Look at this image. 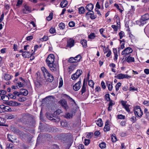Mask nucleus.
Wrapping results in <instances>:
<instances>
[{"mask_svg":"<svg viewBox=\"0 0 149 149\" xmlns=\"http://www.w3.org/2000/svg\"><path fill=\"white\" fill-rule=\"evenodd\" d=\"M95 91L99 92L101 91V88L100 86H97L95 87Z\"/></svg>","mask_w":149,"mask_h":149,"instance_id":"0e129e2a","label":"nucleus"},{"mask_svg":"<svg viewBox=\"0 0 149 149\" xmlns=\"http://www.w3.org/2000/svg\"><path fill=\"white\" fill-rule=\"evenodd\" d=\"M138 90L137 88H135L134 87L132 86V84H131L129 88V90L130 91H137Z\"/></svg>","mask_w":149,"mask_h":149,"instance_id":"a19ab883","label":"nucleus"},{"mask_svg":"<svg viewBox=\"0 0 149 149\" xmlns=\"http://www.w3.org/2000/svg\"><path fill=\"white\" fill-rule=\"evenodd\" d=\"M149 19V14L146 13L143 15L140 19V21L138 22V24L139 26H143L146 23V21Z\"/></svg>","mask_w":149,"mask_h":149,"instance_id":"f257e3e1","label":"nucleus"},{"mask_svg":"<svg viewBox=\"0 0 149 149\" xmlns=\"http://www.w3.org/2000/svg\"><path fill=\"white\" fill-rule=\"evenodd\" d=\"M11 138L13 139V138L12 137V136L10 134H8V141L11 142L12 143H13V141L11 140Z\"/></svg>","mask_w":149,"mask_h":149,"instance_id":"680f3d73","label":"nucleus"},{"mask_svg":"<svg viewBox=\"0 0 149 149\" xmlns=\"http://www.w3.org/2000/svg\"><path fill=\"white\" fill-rule=\"evenodd\" d=\"M104 130L105 132H107L110 130V127L109 126V124L107 121L105 123V126L104 128Z\"/></svg>","mask_w":149,"mask_h":149,"instance_id":"6ab92c4d","label":"nucleus"},{"mask_svg":"<svg viewBox=\"0 0 149 149\" xmlns=\"http://www.w3.org/2000/svg\"><path fill=\"white\" fill-rule=\"evenodd\" d=\"M67 1L66 0H64L61 3L60 5L61 8H63L65 7L67 5Z\"/></svg>","mask_w":149,"mask_h":149,"instance_id":"5701e85b","label":"nucleus"},{"mask_svg":"<svg viewBox=\"0 0 149 149\" xmlns=\"http://www.w3.org/2000/svg\"><path fill=\"white\" fill-rule=\"evenodd\" d=\"M125 60L128 63H130L134 62L135 60L134 57L131 56L130 55L126 57Z\"/></svg>","mask_w":149,"mask_h":149,"instance_id":"9b49d317","label":"nucleus"},{"mask_svg":"<svg viewBox=\"0 0 149 149\" xmlns=\"http://www.w3.org/2000/svg\"><path fill=\"white\" fill-rule=\"evenodd\" d=\"M82 70H78L75 74L72 75V79L74 80H76L82 74Z\"/></svg>","mask_w":149,"mask_h":149,"instance_id":"39448f33","label":"nucleus"},{"mask_svg":"<svg viewBox=\"0 0 149 149\" xmlns=\"http://www.w3.org/2000/svg\"><path fill=\"white\" fill-rule=\"evenodd\" d=\"M122 38H120V39L119 40L120 42V47L121 49H123L125 47V40L124 39H122Z\"/></svg>","mask_w":149,"mask_h":149,"instance_id":"a878e982","label":"nucleus"},{"mask_svg":"<svg viewBox=\"0 0 149 149\" xmlns=\"http://www.w3.org/2000/svg\"><path fill=\"white\" fill-rule=\"evenodd\" d=\"M0 100L3 101H8L9 100V97L7 95H3L0 97Z\"/></svg>","mask_w":149,"mask_h":149,"instance_id":"aec40b11","label":"nucleus"},{"mask_svg":"<svg viewBox=\"0 0 149 149\" xmlns=\"http://www.w3.org/2000/svg\"><path fill=\"white\" fill-rule=\"evenodd\" d=\"M49 31L50 33L52 34H54L56 32V30L55 29L53 28H50Z\"/></svg>","mask_w":149,"mask_h":149,"instance_id":"8fccbe9b","label":"nucleus"},{"mask_svg":"<svg viewBox=\"0 0 149 149\" xmlns=\"http://www.w3.org/2000/svg\"><path fill=\"white\" fill-rule=\"evenodd\" d=\"M136 116H133L131 118H130V120L133 123H135L136 121Z\"/></svg>","mask_w":149,"mask_h":149,"instance_id":"e433bc0d","label":"nucleus"},{"mask_svg":"<svg viewBox=\"0 0 149 149\" xmlns=\"http://www.w3.org/2000/svg\"><path fill=\"white\" fill-rule=\"evenodd\" d=\"M93 8V4L92 3H90L88 4L86 7V10L89 12L91 11Z\"/></svg>","mask_w":149,"mask_h":149,"instance_id":"dca6fc26","label":"nucleus"},{"mask_svg":"<svg viewBox=\"0 0 149 149\" xmlns=\"http://www.w3.org/2000/svg\"><path fill=\"white\" fill-rule=\"evenodd\" d=\"M81 81H79L73 86V88L75 91H78L80 88Z\"/></svg>","mask_w":149,"mask_h":149,"instance_id":"f8f14e48","label":"nucleus"},{"mask_svg":"<svg viewBox=\"0 0 149 149\" xmlns=\"http://www.w3.org/2000/svg\"><path fill=\"white\" fill-rule=\"evenodd\" d=\"M29 53V52H23L22 55L24 58H28L29 56L28 55Z\"/></svg>","mask_w":149,"mask_h":149,"instance_id":"4c0bfd02","label":"nucleus"},{"mask_svg":"<svg viewBox=\"0 0 149 149\" xmlns=\"http://www.w3.org/2000/svg\"><path fill=\"white\" fill-rule=\"evenodd\" d=\"M111 27L113 29L114 31H116L118 30L117 27L116 26L114 25H112L111 26Z\"/></svg>","mask_w":149,"mask_h":149,"instance_id":"69168bd1","label":"nucleus"},{"mask_svg":"<svg viewBox=\"0 0 149 149\" xmlns=\"http://www.w3.org/2000/svg\"><path fill=\"white\" fill-rule=\"evenodd\" d=\"M13 93L15 96H16V95L19 96V95H20V92L19 93L17 91H15Z\"/></svg>","mask_w":149,"mask_h":149,"instance_id":"338daca9","label":"nucleus"},{"mask_svg":"<svg viewBox=\"0 0 149 149\" xmlns=\"http://www.w3.org/2000/svg\"><path fill=\"white\" fill-rule=\"evenodd\" d=\"M111 140L113 142H115L117 140L116 137L115 136V134L112 135L111 136Z\"/></svg>","mask_w":149,"mask_h":149,"instance_id":"37998d69","label":"nucleus"},{"mask_svg":"<svg viewBox=\"0 0 149 149\" xmlns=\"http://www.w3.org/2000/svg\"><path fill=\"white\" fill-rule=\"evenodd\" d=\"M61 125L63 127H65L66 126L67 124V123L65 121V122H61Z\"/></svg>","mask_w":149,"mask_h":149,"instance_id":"13d9d810","label":"nucleus"},{"mask_svg":"<svg viewBox=\"0 0 149 149\" xmlns=\"http://www.w3.org/2000/svg\"><path fill=\"white\" fill-rule=\"evenodd\" d=\"M118 118L119 119H124L125 116L122 115H119L118 116Z\"/></svg>","mask_w":149,"mask_h":149,"instance_id":"052dcab7","label":"nucleus"},{"mask_svg":"<svg viewBox=\"0 0 149 149\" xmlns=\"http://www.w3.org/2000/svg\"><path fill=\"white\" fill-rule=\"evenodd\" d=\"M7 104L10 106H15L20 105V104L16 101H10L7 102Z\"/></svg>","mask_w":149,"mask_h":149,"instance_id":"ddd939ff","label":"nucleus"},{"mask_svg":"<svg viewBox=\"0 0 149 149\" xmlns=\"http://www.w3.org/2000/svg\"><path fill=\"white\" fill-rule=\"evenodd\" d=\"M67 43V46L70 47H71L73 46L74 45V40L70 38L68 40Z\"/></svg>","mask_w":149,"mask_h":149,"instance_id":"4468645a","label":"nucleus"},{"mask_svg":"<svg viewBox=\"0 0 149 149\" xmlns=\"http://www.w3.org/2000/svg\"><path fill=\"white\" fill-rule=\"evenodd\" d=\"M31 12V8L28 6L26 5L24 6V8L22 10V12L23 13L28 14Z\"/></svg>","mask_w":149,"mask_h":149,"instance_id":"9d476101","label":"nucleus"},{"mask_svg":"<svg viewBox=\"0 0 149 149\" xmlns=\"http://www.w3.org/2000/svg\"><path fill=\"white\" fill-rule=\"evenodd\" d=\"M119 35L120 37H123L124 36L125 34L124 33L123 31H121L119 33Z\"/></svg>","mask_w":149,"mask_h":149,"instance_id":"4d7b16f0","label":"nucleus"},{"mask_svg":"<svg viewBox=\"0 0 149 149\" xmlns=\"http://www.w3.org/2000/svg\"><path fill=\"white\" fill-rule=\"evenodd\" d=\"M129 106L130 105H128V104H127L123 107L128 112H129L130 111V110L129 108Z\"/></svg>","mask_w":149,"mask_h":149,"instance_id":"603ef678","label":"nucleus"},{"mask_svg":"<svg viewBox=\"0 0 149 149\" xmlns=\"http://www.w3.org/2000/svg\"><path fill=\"white\" fill-rule=\"evenodd\" d=\"M28 93L27 90L25 89H22L20 90V95H22L24 96H26Z\"/></svg>","mask_w":149,"mask_h":149,"instance_id":"2eb2a0df","label":"nucleus"},{"mask_svg":"<svg viewBox=\"0 0 149 149\" xmlns=\"http://www.w3.org/2000/svg\"><path fill=\"white\" fill-rule=\"evenodd\" d=\"M143 104L146 106H149V100H145L143 102Z\"/></svg>","mask_w":149,"mask_h":149,"instance_id":"e2e57ef3","label":"nucleus"},{"mask_svg":"<svg viewBox=\"0 0 149 149\" xmlns=\"http://www.w3.org/2000/svg\"><path fill=\"white\" fill-rule=\"evenodd\" d=\"M10 129L12 132L15 134H17L19 132V130L12 126L10 127Z\"/></svg>","mask_w":149,"mask_h":149,"instance_id":"f3484780","label":"nucleus"},{"mask_svg":"<svg viewBox=\"0 0 149 149\" xmlns=\"http://www.w3.org/2000/svg\"><path fill=\"white\" fill-rule=\"evenodd\" d=\"M48 74V75L44 76L46 80L49 82H52L54 79V77L49 73Z\"/></svg>","mask_w":149,"mask_h":149,"instance_id":"1a4fd4ad","label":"nucleus"},{"mask_svg":"<svg viewBox=\"0 0 149 149\" xmlns=\"http://www.w3.org/2000/svg\"><path fill=\"white\" fill-rule=\"evenodd\" d=\"M63 96L68 99L70 101H71L72 102H75L74 100L72 98H71L68 95L66 94H63Z\"/></svg>","mask_w":149,"mask_h":149,"instance_id":"a211bd4d","label":"nucleus"},{"mask_svg":"<svg viewBox=\"0 0 149 149\" xmlns=\"http://www.w3.org/2000/svg\"><path fill=\"white\" fill-rule=\"evenodd\" d=\"M53 13L52 12L50 13L49 15L46 17V19L48 21L51 20L53 18Z\"/></svg>","mask_w":149,"mask_h":149,"instance_id":"2f4dec72","label":"nucleus"},{"mask_svg":"<svg viewBox=\"0 0 149 149\" xmlns=\"http://www.w3.org/2000/svg\"><path fill=\"white\" fill-rule=\"evenodd\" d=\"M17 86L19 87V88L22 87L23 86V84L20 82H18L17 84Z\"/></svg>","mask_w":149,"mask_h":149,"instance_id":"5fc2aeb1","label":"nucleus"},{"mask_svg":"<svg viewBox=\"0 0 149 149\" xmlns=\"http://www.w3.org/2000/svg\"><path fill=\"white\" fill-rule=\"evenodd\" d=\"M58 26L60 29H63L65 27V25L64 23L61 22L59 24Z\"/></svg>","mask_w":149,"mask_h":149,"instance_id":"ea45409f","label":"nucleus"},{"mask_svg":"<svg viewBox=\"0 0 149 149\" xmlns=\"http://www.w3.org/2000/svg\"><path fill=\"white\" fill-rule=\"evenodd\" d=\"M8 96L10 97V98L13 99H15L16 98V96L13 95V94L10 93L8 94Z\"/></svg>","mask_w":149,"mask_h":149,"instance_id":"6e6d98bb","label":"nucleus"},{"mask_svg":"<svg viewBox=\"0 0 149 149\" xmlns=\"http://www.w3.org/2000/svg\"><path fill=\"white\" fill-rule=\"evenodd\" d=\"M105 97L106 100L107 101H109L111 100L110 99L109 94H106L105 95Z\"/></svg>","mask_w":149,"mask_h":149,"instance_id":"3c124183","label":"nucleus"},{"mask_svg":"<svg viewBox=\"0 0 149 149\" xmlns=\"http://www.w3.org/2000/svg\"><path fill=\"white\" fill-rule=\"evenodd\" d=\"M59 103L61 104L62 106L65 110H67L68 108L67 101L65 99L61 100L59 101Z\"/></svg>","mask_w":149,"mask_h":149,"instance_id":"6e6552de","label":"nucleus"},{"mask_svg":"<svg viewBox=\"0 0 149 149\" xmlns=\"http://www.w3.org/2000/svg\"><path fill=\"white\" fill-rule=\"evenodd\" d=\"M134 113L135 116L138 118H141L143 115V112L140 106H136L134 108Z\"/></svg>","mask_w":149,"mask_h":149,"instance_id":"f03ea898","label":"nucleus"},{"mask_svg":"<svg viewBox=\"0 0 149 149\" xmlns=\"http://www.w3.org/2000/svg\"><path fill=\"white\" fill-rule=\"evenodd\" d=\"M13 77L8 74H6L4 76V79L5 80L8 81L10 79Z\"/></svg>","mask_w":149,"mask_h":149,"instance_id":"cd10ccee","label":"nucleus"},{"mask_svg":"<svg viewBox=\"0 0 149 149\" xmlns=\"http://www.w3.org/2000/svg\"><path fill=\"white\" fill-rule=\"evenodd\" d=\"M82 57L81 55L80 54H78L74 57L75 60L76 61V63L79 62L80 61L81 59V58Z\"/></svg>","mask_w":149,"mask_h":149,"instance_id":"c85d7f7f","label":"nucleus"},{"mask_svg":"<svg viewBox=\"0 0 149 149\" xmlns=\"http://www.w3.org/2000/svg\"><path fill=\"white\" fill-rule=\"evenodd\" d=\"M42 71L44 73V76L46 75H48V74L49 73L47 70L44 67H42L41 68Z\"/></svg>","mask_w":149,"mask_h":149,"instance_id":"393cba45","label":"nucleus"},{"mask_svg":"<svg viewBox=\"0 0 149 149\" xmlns=\"http://www.w3.org/2000/svg\"><path fill=\"white\" fill-rule=\"evenodd\" d=\"M90 140L89 139H85L84 143L85 145L87 146L90 143Z\"/></svg>","mask_w":149,"mask_h":149,"instance_id":"de8ad7c7","label":"nucleus"},{"mask_svg":"<svg viewBox=\"0 0 149 149\" xmlns=\"http://www.w3.org/2000/svg\"><path fill=\"white\" fill-rule=\"evenodd\" d=\"M59 80L60 82L59 83V85L58 87L59 88H60L62 86L63 83L62 79V78H60Z\"/></svg>","mask_w":149,"mask_h":149,"instance_id":"09e8293b","label":"nucleus"},{"mask_svg":"<svg viewBox=\"0 0 149 149\" xmlns=\"http://www.w3.org/2000/svg\"><path fill=\"white\" fill-rule=\"evenodd\" d=\"M47 117L49 120H52L54 117V116L52 115H50L49 113H47Z\"/></svg>","mask_w":149,"mask_h":149,"instance_id":"c03bdc74","label":"nucleus"},{"mask_svg":"<svg viewBox=\"0 0 149 149\" xmlns=\"http://www.w3.org/2000/svg\"><path fill=\"white\" fill-rule=\"evenodd\" d=\"M85 10L83 7H79L78 8V11L80 14H83L85 12Z\"/></svg>","mask_w":149,"mask_h":149,"instance_id":"c756f323","label":"nucleus"},{"mask_svg":"<svg viewBox=\"0 0 149 149\" xmlns=\"http://www.w3.org/2000/svg\"><path fill=\"white\" fill-rule=\"evenodd\" d=\"M70 63H76V61L74 58L73 57H71L70 58L68 61Z\"/></svg>","mask_w":149,"mask_h":149,"instance_id":"c9c22d12","label":"nucleus"},{"mask_svg":"<svg viewBox=\"0 0 149 149\" xmlns=\"http://www.w3.org/2000/svg\"><path fill=\"white\" fill-rule=\"evenodd\" d=\"M48 65L52 72H54L58 70L59 66L58 64L53 63Z\"/></svg>","mask_w":149,"mask_h":149,"instance_id":"20e7f679","label":"nucleus"},{"mask_svg":"<svg viewBox=\"0 0 149 149\" xmlns=\"http://www.w3.org/2000/svg\"><path fill=\"white\" fill-rule=\"evenodd\" d=\"M15 117L14 116L12 115H7L6 116V118L7 119H12L14 118Z\"/></svg>","mask_w":149,"mask_h":149,"instance_id":"a18cd8bd","label":"nucleus"},{"mask_svg":"<svg viewBox=\"0 0 149 149\" xmlns=\"http://www.w3.org/2000/svg\"><path fill=\"white\" fill-rule=\"evenodd\" d=\"M99 146L101 148H104L106 147V144L105 142H102L99 144Z\"/></svg>","mask_w":149,"mask_h":149,"instance_id":"72a5a7b5","label":"nucleus"},{"mask_svg":"<svg viewBox=\"0 0 149 149\" xmlns=\"http://www.w3.org/2000/svg\"><path fill=\"white\" fill-rule=\"evenodd\" d=\"M115 77L118 79H120L125 78H127V79H130L131 77L127 74H123L122 73H120L117 76H115Z\"/></svg>","mask_w":149,"mask_h":149,"instance_id":"0eeeda50","label":"nucleus"},{"mask_svg":"<svg viewBox=\"0 0 149 149\" xmlns=\"http://www.w3.org/2000/svg\"><path fill=\"white\" fill-rule=\"evenodd\" d=\"M94 82L93 81L91 80H90L88 81V85H89L92 88H93L94 87Z\"/></svg>","mask_w":149,"mask_h":149,"instance_id":"58836bf2","label":"nucleus"},{"mask_svg":"<svg viewBox=\"0 0 149 149\" xmlns=\"http://www.w3.org/2000/svg\"><path fill=\"white\" fill-rule=\"evenodd\" d=\"M86 84H85V82H84L81 90V93L82 95L86 92Z\"/></svg>","mask_w":149,"mask_h":149,"instance_id":"b1692460","label":"nucleus"},{"mask_svg":"<svg viewBox=\"0 0 149 149\" xmlns=\"http://www.w3.org/2000/svg\"><path fill=\"white\" fill-rule=\"evenodd\" d=\"M107 84L109 90V91H111L113 88V86L112 85V82L108 81L107 82Z\"/></svg>","mask_w":149,"mask_h":149,"instance_id":"4be33fe9","label":"nucleus"},{"mask_svg":"<svg viewBox=\"0 0 149 149\" xmlns=\"http://www.w3.org/2000/svg\"><path fill=\"white\" fill-rule=\"evenodd\" d=\"M75 23L73 21H71L69 23L68 25L70 27H72L75 26Z\"/></svg>","mask_w":149,"mask_h":149,"instance_id":"49530a36","label":"nucleus"},{"mask_svg":"<svg viewBox=\"0 0 149 149\" xmlns=\"http://www.w3.org/2000/svg\"><path fill=\"white\" fill-rule=\"evenodd\" d=\"M96 124L99 126L101 127L103 125V123L101 119L99 118L96 121Z\"/></svg>","mask_w":149,"mask_h":149,"instance_id":"bb28decb","label":"nucleus"},{"mask_svg":"<svg viewBox=\"0 0 149 149\" xmlns=\"http://www.w3.org/2000/svg\"><path fill=\"white\" fill-rule=\"evenodd\" d=\"M54 56L52 54L49 55L46 60V62L48 65L54 63Z\"/></svg>","mask_w":149,"mask_h":149,"instance_id":"7ed1b4c3","label":"nucleus"},{"mask_svg":"<svg viewBox=\"0 0 149 149\" xmlns=\"http://www.w3.org/2000/svg\"><path fill=\"white\" fill-rule=\"evenodd\" d=\"M133 52V50L132 48L130 47H127L122 52V54L123 55H130V54Z\"/></svg>","mask_w":149,"mask_h":149,"instance_id":"423d86ee","label":"nucleus"},{"mask_svg":"<svg viewBox=\"0 0 149 149\" xmlns=\"http://www.w3.org/2000/svg\"><path fill=\"white\" fill-rule=\"evenodd\" d=\"M129 106L130 105H128V104H127L123 107L128 112H129L130 111V110L129 108Z\"/></svg>","mask_w":149,"mask_h":149,"instance_id":"864d4df0","label":"nucleus"},{"mask_svg":"<svg viewBox=\"0 0 149 149\" xmlns=\"http://www.w3.org/2000/svg\"><path fill=\"white\" fill-rule=\"evenodd\" d=\"M60 119L59 118L54 117L52 120L54 122H58L60 121Z\"/></svg>","mask_w":149,"mask_h":149,"instance_id":"79ce46f5","label":"nucleus"},{"mask_svg":"<svg viewBox=\"0 0 149 149\" xmlns=\"http://www.w3.org/2000/svg\"><path fill=\"white\" fill-rule=\"evenodd\" d=\"M91 13L89 12L87 13L86 14V15H90V17L91 19H95L96 17L94 15V12L93 11H91Z\"/></svg>","mask_w":149,"mask_h":149,"instance_id":"412c9836","label":"nucleus"},{"mask_svg":"<svg viewBox=\"0 0 149 149\" xmlns=\"http://www.w3.org/2000/svg\"><path fill=\"white\" fill-rule=\"evenodd\" d=\"M121 83L120 82H118L117 83L115 86L116 91H118L119 90V88L121 86Z\"/></svg>","mask_w":149,"mask_h":149,"instance_id":"f704fd0d","label":"nucleus"},{"mask_svg":"<svg viewBox=\"0 0 149 149\" xmlns=\"http://www.w3.org/2000/svg\"><path fill=\"white\" fill-rule=\"evenodd\" d=\"M87 41L86 40L83 39L81 40L80 43L83 47H86L87 46Z\"/></svg>","mask_w":149,"mask_h":149,"instance_id":"7c9ffc66","label":"nucleus"},{"mask_svg":"<svg viewBox=\"0 0 149 149\" xmlns=\"http://www.w3.org/2000/svg\"><path fill=\"white\" fill-rule=\"evenodd\" d=\"M73 116L72 113H68L66 114L65 117L66 118H72Z\"/></svg>","mask_w":149,"mask_h":149,"instance_id":"473e14b6","label":"nucleus"},{"mask_svg":"<svg viewBox=\"0 0 149 149\" xmlns=\"http://www.w3.org/2000/svg\"><path fill=\"white\" fill-rule=\"evenodd\" d=\"M6 93V91H5L2 90L0 91V95H5Z\"/></svg>","mask_w":149,"mask_h":149,"instance_id":"bf43d9fd","label":"nucleus"},{"mask_svg":"<svg viewBox=\"0 0 149 149\" xmlns=\"http://www.w3.org/2000/svg\"><path fill=\"white\" fill-rule=\"evenodd\" d=\"M35 86L37 87H39L41 85V84L38 81H36L35 83Z\"/></svg>","mask_w":149,"mask_h":149,"instance_id":"774afa93","label":"nucleus"}]
</instances>
